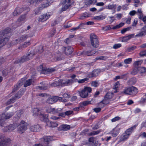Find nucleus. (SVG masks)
I'll list each match as a JSON object with an SVG mask.
<instances>
[{
    "instance_id": "1",
    "label": "nucleus",
    "mask_w": 146,
    "mask_h": 146,
    "mask_svg": "<svg viewBox=\"0 0 146 146\" xmlns=\"http://www.w3.org/2000/svg\"><path fill=\"white\" fill-rule=\"evenodd\" d=\"M137 125H135L126 130L124 133L120 136L118 143L124 141L128 138L134 130L136 128Z\"/></svg>"
},
{
    "instance_id": "2",
    "label": "nucleus",
    "mask_w": 146,
    "mask_h": 146,
    "mask_svg": "<svg viewBox=\"0 0 146 146\" xmlns=\"http://www.w3.org/2000/svg\"><path fill=\"white\" fill-rule=\"evenodd\" d=\"M35 54L32 51H31L30 53L27 55H24L22 56L19 59H18L14 62L15 64L19 63H23L33 58Z\"/></svg>"
},
{
    "instance_id": "3",
    "label": "nucleus",
    "mask_w": 146,
    "mask_h": 146,
    "mask_svg": "<svg viewBox=\"0 0 146 146\" xmlns=\"http://www.w3.org/2000/svg\"><path fill=\"white\" fill-rule=\"evenodd\" d=\"M9 38L5 31L0 32V48L8 41Z\"/></svg>"
},
{
    "instance_id": "4",
    "label": "nucleus",
    "mask_w": 146,
    "mask_h": 146,
    "mask_svg": "<svg viewBox=\"0 0 146 146\" xmlns=\"http://www.w3.org/2000/svg\"><path fill=\"white\" fill-rule=\"evenodd\" d=\"M92 91L90 87H85L83 89L79 91V95L82 98H86L88 96V94Z\"/></svg>"
},
{
    "instance_id": "5",
    "label": "nucleus",
    "mask_w": 146,
    "mask_h": 146,
    "mask_svg": "<svg viewBox=\"0 0 146 146\" xmlns=\"http://www.w3.org/2000/svg\"><path fill=\"white\" fill-rule=\"evenodd\" d=\"M91 44L94 48H98L99 45L98 37L97 36L93 34H91L90 35Z\"/></svg>"
},
{
    "instance_id": "6",
    "label": "nucleus",
    "mask_w": 146,
    "mask_h": 146,
    "mask_svg": "<svg viewBox=\"0 0 146 146\" xmlns=\"http://www.w3.org/2000/svg\"><path fill=\"white\" fill-rule=\"evenodd\" d=\"M138 92L137 88L132 86L128 88H125L123 90V93L125 94L134 95L137 94Z\"/></svg>"
},
{
    "instance_id": "7",
    "label": "nucleus",
    "mask_w": 146,
    "mask_h": 146,
    "mask_svg": "<svg viewBox=\"0 0 146 146\" xmlns=\"http://www.w3.org/2000/svg\"><path fill=\"white\" fill-rule=\"evenodd\" d=\"M54 140L53 136H45L40 139V141L43 145L44 146H48L50 142L53 141Z\"/></svg>"
},
{
    "instance_id": "8",
    "label": "nucleus",
    "mask_w": 146,
    "mask_h": 146,
    "mask_svg": "<svg viewBox=\"0 0 146 146\" xmlns=\"http://www.w3.org/2000/svg\"><path fill=\"white\" fill-rule=\"evenodd\" d=\"M18 131L20 134L23 133L27 129V124L24 121L22 120L20 123Z\"/></svg>"
},
{
    "instance_id": "9",
    "label": "nucleus",
    "mask_w": 146,
    "mask_h": 146,
    "mask_svg": "<svg viewBox=\"0 0 146 146\" xmlns=\"http://www.w3.org/2000/svg\"><path fill=\"white\" fill-rule=\"evenodd\" d=\"M9 138H6L4 135L0 136V146H7L11 142Z\"/></svg>"
},
{
    "instance_id": "10",
    "label": "nucleus",
    "mask_w": 146,
    "mask_h": 146,
    "mask_svg": "<svg viewBox=\"0 0 146 146\" xmlns=\"http://www.w3.org/2000/svg\"><path fill=\"white\" fill-rule=\"evenodd\" d=\"M60 85L61 86H67L71 85L73 82L72 79H60Z\"/></svg>"
},
{
    "instance_id": "11",
    "label": "nucleus",
    "mask_w": 146,
    "mask_h": 146,
    "mask_svg": "<svg viewBox=\"0 0 146 146\" xmlns=\"http://www.w3.org/2000/svg\"><path fill=\"white\" fill-rule=\"evenodd\" d=\"M17 127V125L15 124H11L5 127L3 130L4 132H10L14 130Z\"/></svg>"
},
{
    "instance_id": "12",
    "label": "nucleus",
    "mask_w": 146,
    "mask_h": 146,
    "mask_svg": "<svg viewBox=\"0 0 146 146\" xmlns=\"http://www.w3.org/2000/svg\"><path fill=\"white\" fill-rule=\"evenodd\" d=\"M124 25V23H121L113 27L112 28L110 27V26L108 25L103 27V29L105 31H108L111 29H117L121 27L122 26Z\"/></svg>"
},
{
    "instance_id": "13",
    "label": "nucleus",
    "mask_w": 146,
    "mask_h": 146,
    "mask_svg": "<svg viewBox=\"0 0 146 146\" xmlns=\"http://www.w3.org/2000/svg\"><path fill=\"white\" fill-rule=\"evenodd\" d=\"M24 8L22 7H17L13 13L14 16H16L19 15L24 11Z\"/></svg>"
},
{
    "instance_id": "14",
    "label": "nucleus",
    "mask_w": 146,
    "mask_h": 146,
    "mask_svg": "<svg viewBox=\"0 0 146 146\" xmlns=\"http://www.w3.org/2000/svg\"><path fill=\"white\" fill-rule=\"evenodd\" d=\"M62 50L66 55H68L72 53L73 51V48L71 46H68L63 48Z\"/></svg>"
},
{
    "instance_id": "15",
    "label": "nucleus",
    "mask_w": 146,
    "mask_h": 146,
    "mask_svg": "<svg viewBox=\"0 0 146 146\" xmlns=\"http://www.w3.org/2000/svg\"><path fill=\"white\" fill-rule=\"evenodd\" d=\"M70 0H64L62 3V4L63 5H65L62 8V11H65L70 6Z\"/></svg>"
},
{
    "instance_id": "16",
    "label": "nucleus",
    "mask_w": 146,
    "mask_h": 146,
    "mask_svg": "<svg viewBox=\"0 0 146 146\" xmlns=\"http://www.w3.org/2000/svg\"><path fill=\"white\" fill-rule=\"evenodd\" d=\"M100 72V70L99 69L94 70L92 72L90 73L89 74V77L90 78L95 77L97 76Z\"/></svg>"
},
{
    "instance_id": "17",
    "label": "nucleus",
    "mask_w": 146,
    "mask_h": 146,
    "mask_svg": "<svg viewBox=\"0 0 146 146\" xmlns=\"http://www.w3.org/2000/svg\"><path fill=\"white\" fill-rule=\"evenodd\" d=\"M110 100L108 99V98L106 97L105 96L104 97V99L99 104V105L102 107L104 106V105H106L109 104Z\"/></svg>"
},
{
    "instance_id": "18",
    "label": "nucleus",
    "mask_w": 146,
    "mask_h": 146,
    "mask_svg": "<svg viewBox=\"0 0 146 146\" xmlns=\"http://www.w3.org/2000/svg\"><path fill=\"white\" fill-rule=\"evenodd\" d=\"M141 30V32L135 35V37H140L146 35V25L144 26Z\"/></svg>"
},
{
    "instance_id": "19",
    "label": "nucleus",
    "mask_w": 146,
    "mask_h": 146,
    "mask_svg": "<svg viewBox=\"0 0 146 146\" xmlns=\"http://www.w3.org/2000/svg\"><path fill=\"white\" fill-rule=\"evenodd\" d=\"M13 115V113H9L7 114L3 113L0 115V118L1 119H9L11 118Z\"/></svg>"
},
{
    "instance_id": "20",
    "label": "nucleus",
    "mask_w": 146,
    "mask_h": 146,
    "mask_svg": "<svg viewBox=\"0 0 146 146\" xmlns=\"http://www.w3.org/2000/svg\"><path fill=\"white\" fill-rule=\"evenodd\" d=\"M40 126L38 125H32L29 128L30 130L32 131L37 132L40 130Z\"/></svg>"
},
{
    "instance_id": "21",
    "label": "nucleus",
    "mask_w": 146,
    "mask_h": 146,
    "mask_svg": "<svg viewBox=\"0 0 146 146\" xmlns=\"http://www.w3.org/2000/svg\"><path fill=\"white\" fill-rule=\"evenodd\" d=\"M96 53L95 51L88 50L83 51V54L84 55H87L88 56H92Z\"/></svg>"
},
{
    "instance_id": "22",
    "label": "nucleus",
    "mask_w": 146,
    "mask_h": 146,
    "mask_svg": "<svg viewBox=\"0 0 146 146\" xmlns=\"http://www.w3.org/2000/svg\"><path fill=\"white\" fill-rule=\"evenodd\" d=\"M120 128L118 127H116L113 129L111 132L112 133V135L113 137H115L118 134L119 132Z\"/></svg>"
},
{
    "instance_id": "23",
    "label": "nucleus",
    "mask_w": 146,
    "mask_h": 146,
    "mask_svg": "<svg viewBox=\"0 0 146 146\" xmlns=\"http://www.w3.org/2000/svg\"><path fill=\"white\" fill-rule=\"evenodd\" d=\"M46 124L47 126L52 127H56L58 125L56 123L49 120L47 121Z\"/></svg>"
},
{
    "instance_id": "24",
    "label": "nucleus",
    "mask_w": 146,
    "mask_h": 146,
    "mask_svg": "<svg viewBox=\"0 0 146 146\" xmlns=\"http://www.w3.org/2000/svg\"><path fill=\"white\" fill-rule=\"evenodd\" d=\"M70 126L69 125L64 124L61 125L59 127L60 130L67 131L70 129Z\"/></svg>"
},
{
    "instance_id": "25",
    "label": "nucleus",
    "mask_w": 146,
    "mask_h": 146,
    "mask_svg": "<svg viewBox=\"0 0 146 146\" xmlns=\"http://www.w3.org/2000/svg\"><path fill=\"white\" fill-rule=\"evenodd\" d=\"M133 35H130L127 36H124L121 37V38H122L121 41L123 42H126L131 38L133 37Z\"/></svg>"
},
{
    "instance_id": "26",
    "label": "nucleus",
    "mask_w": 146,
    "mask_h": 146,
    "mask_svg": "<svg viewBox=\"0 0 146 146\" xmlns=\"http://www.w3.org/2000/svg\"><path fill=\"white\" fill-rule=\"evenodd\" d=\"M48 16L46 14H43L40 17L39 21L40 22L45 21L48 19Z\"/></svg>"
},
{
    "instance_id": "27",
    "label": "nucleus",
    "mask_w": 146,
    "mask_h": 146,
    "mask_svg": "<svg viewBox=\"0 0 146 146\" xmlns=\"http://www.w3.org/2000/svg\"><path fill=\"white\" fill-rule=\"evenodd\" d=\"M24 91L22 90H20L16 94L15 96H14L16 99H18L20 98L24 93ZM14 97V96H13Z\"/></svg>"
},
{
    "instance_id": "28",
    "label": "nucleus",
    "mask_w": 146,
    "mask_h": 146,
    "mask_svg": "<svg viewBox=\"0 0 146 146\" xmlns=\"http://www.w3.org/2000/svg\"><path fill=\"white\" fill-rule=\"evenodd\" d=\"M27 38V35H24L21 36L19 38H18L19 43L22 42L26 40Z\"/></svg>"
},
{
    "instance_id": "29",
    "label": "nucleus",
    "mask_w": 146,
    "mask_h": 146,
    "mask_svg": "<svg viewBox=\"0 0 146 146\" xmlns=\"http://www.w3.org/2000/svg\"><path fill=\"white\" fill-rule=\"evenodd\" d=\"M102 131L100 129L97 131H94L90 133H88V135L89 136H93L99 134Z\"/></svg>"
},
{
    "instance_id": "30",
    "label": "nucleus",
    "mask_w": 146,
    "mask_h": 146,
    "mask_svg": "<svg viewBox=\"0 0 146 146\" xmlns=\"http://www.w3.org/2000/svg\"><path fill=\"white\" fill-rule=\"evenodd\" d=\"M33 80L32 79H29L25 81L24 83V86L25 87H27L28 86L31 85Z\"/></svg>"
},
{
    "instance_id": "31",
    "label": "nucleus",
    "mask_w": 146,
    "mask_h": 146,
    "mask_svg": "<svg viewBox=\"0 0 146 146\" xmlns=\"http://www.w3.org/2000/svg\"><path fill=\"white\" fill-rule=\"evenodd\" d=\"M30 44V42L29 41L27 42H25L22 45H21L20 46L18 47V49H22L23 48H25L28 46Z\"/></svg>"
},
{
    "instance_id": "32",
    "label": "nucleus",
    "mask_w": 146,
    "mask_h": 146,
    "mask_svg": "<svg viewBox=\"0 0 146 146\" xmlns=\"http://www.w3.org/2000/svg\"><path fill=\"white\" fill-rule=\"evenodd\" d=\"M85 144L88 145L89 146H97L98 144V142L97 141L94 140L90 143H88V142H86Z\"/></svg>"
},
{
    "instance_id": "33",
    "label": "nucleus",
    "mask_w": 146,
    "mask_h": 146,
    "mask_svg": "<svg viewBox=\"0 0 146 146\" xmlns=\"http://www.w3.org/2000/svg\"><path fill=\"white\" fill-rule=\"evenodd\" d=\"M50 5L48 3V2L46 3L42 4L39 6L38 8V9L39 10H42L44 8H45L48 6Z\"/></svg>"
},
{
    "instance_id": "34",
    "label": "nucleus",
    "mask_w": 146,
    "mask_h": 146,
    "mask_svg": "<svg viewBox=\"0 0 146 146\" xmlns=\"http://www.w3.org/2000/svg\"><path fill=\"white\" fill-rule=\"evenodd\" d=\"M42 0H29V2L31 4H33L36 5L38 2L42 1Z\"/></svg>"
},
{
    "instance_id": "35",
    "label": "nucleus",
    "mask_w": 146,
    "mask_h": 146,
    "mask_svg": "<svg viewBox=\"0 0 146 146\" xmlns=\"http://www.w3.org/2000/svg\"><path fill=\"white\" fill-rule=\"evenodd\" d=\"M51 86L53 87H56L58 86H60V80L58 81H56L51 84Z\"/></svg>"
},
{
    "instance_id": "36",
    "label": "nucleus",
    "mask_w": 146,
    "mask_h": 146,
    "mask_svg": "<svg viewBox=\"0 0 146 146\" xmlns=\"http://www.w3.org/2000/svg\"><path fill=\"white\" fill-rule=\"evenodd\" d=\"M22 85V83L20 82L16 84L14 86L12 92H14L17 90L19 88L20 86Z\"/></svg>"
},
{
    "instance_id": "37",
    "label": "nucleus",
    "mask_w": 146,
    "mask_h": 146,
    "mask_svg": "<svg viewBox=\"0 0 146 146\" xmlns=\"http://www.w3.org/2000/svg\"><path fill=\"white\" fill-rule=\"evenodd\" d=\"M89 14L87 13H83L79 18V19L83 20L89 17Z\"/></svg>"
},
{
    "instance_id": "38",
    "label": "nucleus",
    "mask_w": 146,
    "mask_h": 146,
    "mask_svg": "<svg viewBox=\"0 0 146 146\" xmlns=\"http://www.w3.org/2000/svg\"><path fill=\"white\" fill-rule=\"evenodd\" d=\"M16 100L15 97H12L6 103L7 105H9L12 103H14Z\"/></svg>"
},
{
    "instance_id": "39",
    "label": "nucleus",
    "mask_w": 146,
    "mask_h": 146,
    "mask_svg": "<svg viewBox=\"0 0 146 146\" xmlns=\"http://www.w3.org/2000/svg\"><path fill=\"white\" fill-rule=\"evenodd\" d=\"M113 96V94L112 92H108L106 94L105 96L106 97L108 98V99L110 100L112 98Z\"/></svg>"
},
{
    "instance_id": "40",
    "label": "nucleus",
    "mask_w": 146,
    "mask_h": 146,
    "mask_svg": "<svg viewBox=\"0 0 146 146\" xmlns=\"http://www.w3.org/2000/svg\"><path fill=\"white\" fill-rule=\"evenodd\" d=\"M23 112V111L22 110H19L17 111L15 117L17 119L21 118Z\"/></svg>"
},
{
    "instance_id": "41",
    "label": "nucleus",
    "mask_w": 146,
    "mask_h": 146,
    "mask_svg": "<svg viewBox=\"0 0 146 146\" xmlns=\"http://www.w3.org/2000/svg\"><path fill=\"white\" fill-rule=\"evenodd\" d=\"M106 17V16L101 15L96 16L94 17V18L95 19L98 20H101L104 19Z\"/></svg>"
},
{
    "instance_id": "42",
    "label": "nucleus",
    "mask_w": 146,
    "mask_h": 146,
    "mask_svg": "<svg viewBox=\"0 0 146 146\" xmlns=\"http://www.w3.org/2000/svg\"><path fill=\"white\" fill-rule=\"evenodd\" d=\"M142 62L143 61L142 60L136 61L134 62V65L135 67H137L140 65L142 63Z\"/></svg>"
},
{
    "instance_id": "43",
    "label": "nucleus",
    "mask_w": 146,
    "mask_h": 146,
    "mask_svg": "<svg viewBox=\"0 0 146 146\" xmlns=\"http://www.w3.org/2000/svg\"><path fill=\"white\" fill-rule=\"evenodd\" d=\"M52 98L53 100L54 103H55L57 102L58 100L60 101V99H62V98L58 96H55L52 97Z\"/></svg>"
},
{
    "instance_id": "44",
    "label": "nucleus",
    "mask_w": 146,
    "mask_h": 146,
    "mask_svg": "<svg viewBox=\"0 0 146 146\" xmlns=\"http://www.w3.org/2000/svg\"><path fill=\"white\" fill-rule=\"evenodd\" d=\"M120 84L119 82H117L114 86L113 89L114 90H118L119 88Z\"/></svg>"
},
{
    "instance_id": "45",
    "label": "nucleus",
    "mask_w": 146,
    "mask_h": 146,
    "mask_svg": "<svg viewBox=\"0 0 146 146\" xmlns=\"http://www.w3.org/2000/svg\"><path fill=\"white\" fill-rule=\"evenodd\" d=\"M136 48V46H133L127 48V51L128 52H130L132 51Z\"/></svg>"
},
{
    "instance_id": "46",
    "label": "nucleus",
    "mask_w": 146,
    "mask_h": 146,
    "mask_svg": "<svg viewBox=\"0 0 146 146\" xmlns=\"http://www.w3.org/2000/svg\"><path fill=\"white\" fill-rule=\"evenodd\" d=\"M46 111L48 113H54L55 112V109L50 108H48V109L46 110Z\"/></svg>"
},
{
    "instance_id": "47",
    "label": "nucleus",
    "mask_w": 146,
    "mask_h": 146,
    "mask_svg": "<svg viewBox=\"0 0 146 146\" xmlns=\"http://www.w3.org/2000/svg\"><path fill=\"white\" fill-rule=\"evenodd\" d=\"M116 5H108L107 7L108 9H115L116 8Z\"/></svg>"
},
{
    "instance_id": "48",
    "label": "nucleus",
    "mask_w": 146,
    "mask_h": 146,
    "mask_svg": "<svg viewBox=\"0 0 146 146\" xmlns=\"http://www.w3.org/2000/svg\"><path fill=\"white\" fill-rule=\"evenodd\" d=\"M141 73H144L146 72V68L144 67H141L139 68Z\"/></svg>"
},
{
    "instance_id": "49",
    "label": "nucleus",
    "mask_w": 146,
    "mask_h": 146,
    "mask_svg": "<svg viewBox=\"0 0 146 146\" xmlns=\"http://www.w3.org/2000/svg\"><path fill=\"white\" fill-rule=\"evenodd\" d=\"M10 72L9 70L8 69L4 70L3 71V75L5 76H7Z\"/></svg>"
},
{
    "instance_id": "50",
    "label": "nucleus",
    "mask_w": 146,
    "mask_h": 146,
    "mask_svg": "<svg viewBox=\"0 0 146 146\" xmlns=\"http://www.w3.org/2000/svg\"><path fill=\"white\" fill-rule=\"evenodd\" d=\"M76 80H77V82L81 84L84 83L85 82L87 81L88 80V78H86L79 80H77V79H76Z\"/></svg>"
},
{
    "instance_id": "51",
    "label": "nucleus",
    "mask_w": 146,
    "mask_h": 146,
    "mask_svg": "<svg viewBox=\"0 0 146 146\" xmlns=\"http://www.w3.org/2000/svg\"><path fill=\"white\" fill-rule=\"evenodd\" d=\"M18 44H20L18 39L13 40L11 43V45H15Z\"/></svg>"
},
{
    "instance_id": "52",
    "label": "nucleus",
    "mask_w": 146,
    "mask_h": 146,
    "mask_svg": "<svg viewBox=\"0 0 146 146\" xmlns=\"http://www.w3.org/2000/svg\"><path fill=\"white\" fill-rule=\"evenodd\" d=\"M132 61V58H131L125 59L124 60V62L126 64H129Z\"/></svg>"
},
{
    "instance_id": "53",
    "label": "nucleus",
    "mask_w": 146,
    "mask_h": 146,
    "mask_svg": "<svg viewBox=\"0 0 146 146\" xmlns=\"http://www.w3.org/2000/svg\"><path fill=\"white\" fill-rule=\"evenodd\" d=\"M39 115L40 117L43 118V119H47L48 118V114H42L40 113V114H38Z\"/></svg>"
},
{
    "instance_id": "54",
    "label": "nucleus",
    "mask_w": 146,
    "mask_h": 146,
    "mask_svg": "<svg viewBox=\"0 0 146 146\" xmlns=\"http://www.w3.org/2000/svg\"><path fill=\"white\" fill-rule=\"evenodd\" d=\"M25 15L24 14L22 15L18 19V20L19 21H24L26 19Z\"/></svg>"
},
{
    "instance_id": "55",
    "label": "nucleus",
    "mask_w": 146,
    "mask_h": 146,
    "mask_svg": "<svg viewBox=\"0 0 146 146\" xmlns=\"http://www.w3.org/2000/svg\"><path fill=\"white\" fill-rule=\"evenodd\" d=\"M39 111V110L37 108H34L33 110V115L36 116V114L38 113Z\"/></svg>"
},
{
    "instance_id": "56",
    "label": "nucleus",
    "mask_w": 146,
    "mask_h": 146,
    "mask_svg": "<svg viewBox=\"0 0 146 146\" xmlns=\"http://www.w3.org/2000/svg\"><path fill=\"white\" fill-rule=\"evenodd\" d=\"M45 70L46 71L50 72H52L55 71V69L54 68H46Z\"/></svg>"
},
{
    "instance_id": "57",
    "label": "nucleus",
    "mask_w": 146,
    "mask_h": 146,
    "mask_svg": "<svg viewBox=\"0 0 146 146\" xmlns=\"http://www.w3.org/2000/svg\"><path fill=\"white\" fill-rule=\"evenodd\" d=\"M43 46L42 45H40L38 49V53H39L42 52L43 51Z\"/></svg>"
},
{
    "instance_id": "58",
    "label": "nucleus",
    "mask_w": 146,
    "mask_h": 146,
    "mask_svg": "<svg viewBox=\"0 0 146 146\" xmlns=\"http://www.w3.org/2000/svg\"><path fill=\"white\" fill-rule=\"evenodd\" d=\"M91 85L92 86L96 87L98 86L99 84L96 81H95L92 82Z\"/></svg>"
},
{
    "instance_id": "59",
    "label": "nucleus",
    "mask_w": 146,
    "mask_h": 146,
    "mask_svg": "<svg viewBox=\"0 0 146 146\" xmlns=\"http://www.w3.org/2000/svg\"><path fill=\"white\" fill-rule=\"evenodd\" d=\"M47 102L50 104L54 103L52 98H48L47 100Z\"/></svg>"
},
{
    "instance_id": "60",
    "label": "nucleus",
    "mask_w": 146,
    "mask_h": 146,
    "mask_svg": "<svg viewBox=\"0 0 146 146\" xmlns=\"http://www.w3.org/2000/svg\"><path fill=\"white\" fill-rule=\"evenodd\" d=\"M121 44H117L113 46V48L114 49H117L121 47Z\"/></svg>"
},
{
    "instance_id": "61",
    "label": "nucleus",
    "mask_w": 146,
    "mask_h": 146,
    "mask_svg": "<svg viewBox=\"0 0 146 146\" xmlns=\"http://www.w3.org/2000/svg\"><path fill=\"white\" fill-rule=\"evenodd\" d=\"M90 102L88 101H85L82 102L81 104H82V106H85L90 103Z\"/></svg>"
},
{
    "instance_id": "62",
    "label": "nucleus",
    "mask_w": 146,
    "mask_h": 146,
    "mask_svg": "<svg viewBox=\"0 0 146 146\" xmlns=\"http://www.w3.org/2000/svg\"><path fill=\"white\" fill-rule=\"evenodd\" d=\"M88 129H85L83 130L80 133V134L82 135H84L86 134V132H88Z\"/></svg>"
},
{
    "instance_id": "63",
    "label": "nucleus",
    "mask_w": 146,
    "mask_h": 146,
    "mask_svg": "<svg viewBox=\"0 0 146 146\" xmlns=\"http://www.w3.org/2000/svg\"><path fill=\"white\" fill-rule=\"evenodd\" d=\"M73 112L72 111H68L65 112L66 115L68 116L70 115H73Z\"/></svg>"
},
{
    "instance_id": "64",
    "label": "nucleus",
    "mask_w": 146,
    "mask_h": 146,
    "mask_svg": "<svg viewBox=\"0 0 146 146\" xmlns=\"http://www.w3.org/2000/svg\"><path fill=\"white\" fill-rule=\"evenodd\" d=\"M141 56H143L146 55V50L141 51L139 53Z\"/></svg>"
}]
</instances>
